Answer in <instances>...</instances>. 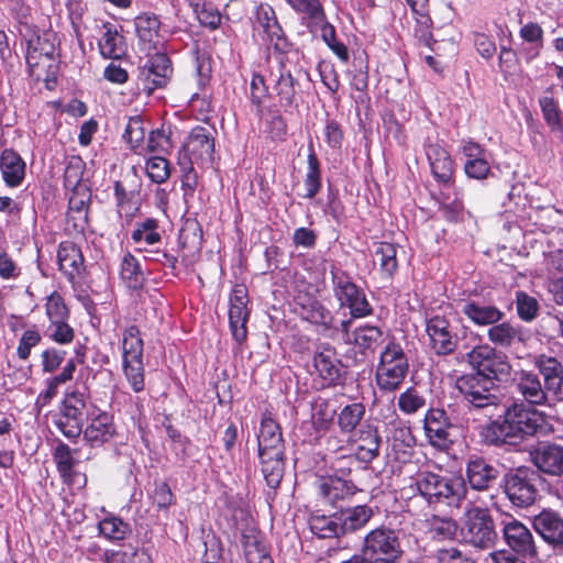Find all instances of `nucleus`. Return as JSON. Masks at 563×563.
<instances>
[{
    "label": "nucleus",
    "instance_id": "f257e3e1",
    "mask_svg": "<svg viewBox=\"0 0 563 563\" xmlns=\"http://www.w3.org/2000/svg\"><path fill=\"white\" fill-rule=\"evenodd\" d=\"M257 455L266 485L278 488L285 473V442L279 423L269 412L263 413L261 419Z\"/></svg>",
    "mask_w": 563,
    "mask_h": 563
},
{
    "label": "nucleus",
    "instance_id": "e2e57ef3",
    "mask_svg": "<svg viewBox=\"0 0 563 563\" xmlns=\"http://www.w3.org/2000/svg\"><path fill=\"white\" fill-rule=\"evenodd\" d=\"M301 313L303 319L314 324L329 325L332 319L330 311L317 300L303 305Z\"/></svg>",
    "mask_w": 563,
    "mask_h": 563
},
{
    "label": "nucleus",
    "instance_id": "4be33fe9",
    "mask_svg": "<svg viewBox=\"0 0 563 563\" xmlns=\"http://www.w3.org/2000/svg\"><path fill=\"white\" fill-rule=\"evenodd\" d=\"M134 26L141 49L148 54L163 46L161 21L155 14L142 13L134 19Z\"/></svg>",
    "mask_w": 563,
    "mask_h": 563
},
{
    "label": "nucleus",
    "instance_id": "69168bd1",
    "mask_svg": "<svg viewBox=\"0 0 563 563\" xmlns=\"http://www.w3.org/2000/svg\"><path fill=\"white\" fill-rule=\"evenodd\" d=\"M426 399L415 388H408L398 397V407L406 415H412L423 408Z\"/></svg>",
    "mask_w": 563,
    "mask_h": 563
},
{
    "label": "nucleus",
    "instance_id": "0eeeda50",
    "mask_svg": "<svg viewBox=\"0 0 563 563\" xmlns=\"http://www.w3.org/2000/svg\"><path fill=\"white\" fill-rule=\"evenodd\" d=\"M369 563H400L404 555L397 531L380 526L368 531L361 548Z\"/></svg>",
    "mask_w": 563,
    "mask_h": 563
},
{
    "label": "nucleus",
    "instance_id": "a19ab883",
    "mask_svg": "<svg viewBox=\"0 0 563 563\" xmlns=\"http://www.w3.org/2000/svg\"><path fill=\"white\" fill-rule=\"evenodd\" d=\"M144 343L140 329L132 324L122 334V362L143 360Z\"/></svg>",
    "mask_w": 563,
    "mask_h": 563
},
{
    "label": "nucleus",
    "instance_id": "423d86ee",
    "mask_svg": "<svg viewBox=\"0 0 563 563\" xmlns=\"http://www.w3.org/2000/svg\"><path fill=\"white\" fill-rule=\"evenodd\" d=\"M460 534L464 543L474 548H492L497 540V532L488 509L470 503L462 517Z\"/></svg>",
    "mask_w": 563,
    "mask_h": 563
},
{
    "label": "nucleus",
    "instance_id": "4468645a",
    "mask_svg": "<svg viewBox=\"0 0 563 563\" xmlns=\"http://www.w3.org/2000/svg\"><path fill=\"white\" fill-rule=\"evenodd\" d=\"M500 471L487 459L477 454L470 455L465 462V485L476 492H489L499 479Z\"/></svg>",
    "mask_w": 563,
    "mask_h": 563
},
{
    "label": "nucleus",
    "instance_id": "8fccbe9b",
    "mask_svg": "<svg viewBox=\"0 0 563 563\" xmlns=\"http://www.w3.org/2000/svg\"><path fill=\"white\" fill-rule=\"evenodd\" d=\"M307 163L308 167L305 177L306 194L303 197L312 199L321 188L320 163L312 147L309 150Z\"/></svg>",
    "mask_w": 563,
    "mask_h": 563
},
{
    "label": "nucleus",
    "instance_id": "393cba45",
    "mask_svg": "<svg viewBox=\"0 0 563 563\" xmlns=\"http://www.w3.org/2000/svg\"><path fill=\"white\" fill-rule=\"evenodd\" d=\"M353 442L355 455L360 462L369 463L379 455L382 438L377 429L371 424H362L355 432Z\"/></svg>",
    "mask_w": 563,
    "mask_h": 563
},
{
    "label": "nucleus",
    "instance_id": "49530a36",
    "mask_svg": "<svg viewBox=\"0 0 563 563\" xmlns=\"http://www.w3.org/2000/svg\"><path fill=\"white\" fill-rule=\"evenodd\" d=\"M335 439L328 440V449L334 453V456L331 460V470L333 471V476H340L346 478L352 473L353 467L357 464L358 459H356L354 454H345L343 453V448L335 449L333 442Z\"/></svg>",
    "mask_w": 563,
    "mask_h": 563
},
{
    "label": "nucleus",
    "instance_id": "f8f14e48",
    "mask_svg": "<svg viewBox=\"0 0 563 563\" xmlns=\"http://www.w3.org/2000/svg\"><path fill=\"white\" fill-rule=\"evenodd\" d=\"M514 388L525 404L534 406H552L556 399L544 388L539 375L532 371L520 369L512 377Z\"/></svg>",
    "mask_w": 563,
    "mask_h": 563
},
{
    "label": "nucleus",
    "instance_id": "9d476101",
    "mask_svg": "<svg viewBox=\"0 0 563 563\" xmlns=\"http://www.w3.org/2000/svg\"><path fill=\"white\" fill-rule=\"evenodd\" d=\"M539 475L529 467H519L504 477V492L509 501L520 508L531 506L539 494L537 483Z\"/></svg>",
    "mask_w": 563,
    "mask_h": 563
},
{
    "label": "nucleus",
    "instance_id": "f3484780",
    "mask_svg": "<svg viewBox=\"0 0 563 563\" xmlns=\"http://www.w3.org/2000/svg\"><path fill=\"white\" fill-rule=\"evenodd\" d=\"M249 295L244 285L238 284L230 295L229 323L233 339L242 344L247 336L246 323L250 311L247 309Z\"/></svg>",
    "mask_w": 563,
    "mask_h": 563
},
{
    "label": "nucleus",
    "instance_id": "680f3d73",
    "mask_svg": "<svg viewBox=\"0 0 563 563\" xmlns=\"http://www.w3.org/2000/svg\"><path fill=\"white\" fill-rule=\"evenodd\" d=\"M350 76V85L352 89L360 92L354 97L356 102H365L367 98V89H368V70L367 65H360L358 68L349 73Z\"/></svg>",
    "mask_w": 563,
    "mask_h": 563
},
{
    "label": "nucleus",
    "instance_id": "37998d69",
    "mask_svg": "<svg viewBox=\"0 0 563 563\" xmlns=\"http://www.w3.org/2000/svg\"><path fill=\"white\" fill-rule=\"evenodd\" d=\"M487 338L497 346L509 347L515 343V341L520 339V332L518 328L512 325L510 322L500 321L489 327Z\"/></svg>",
    "mask_w": 563,
    "mask_h": 563
},
{
    "label": "nucleus",
    "instance_id": "ddd939ff",
    "mask_svg": "<svg viewBox=\"0 0 563 563\" xmlns=\"http://www.w3.org/2000/svg\"><path fill=\"white\" fill-rule=\"evenodd\" d=\"M172 73L169 57L165 53L156 52L139 67L137 80L144 91L152 93L167 85Z\"/></svg>",
    "mask_w": 563,
    "mask_h": 563
},
{
    "label": "nucleus",
    "instance_id": "864d4df0",
    "mask_svg": "<svg viewBox=\"0 0 563 563\" xmlns=\"http://www.w3.org/2000/svg\"><path fill=\"white\" fill-rule=\"evenodd\" d=\"M98 529L100 534L111 541L124 540L131 531L129 523L118 517L102 519L98 525Z\"/></svg>",
    "mask_w": 563,
    "mask_h": 563
},
{
    "label": "nucleus",
    "instance_id": "72a5a7b5",
    "mask_svg": "<svg viewBox=\"0 0 563 563\" xmlns=\"http://www.w3.org/2000/svg\"><path fill=\"white\" fill-rule=\"evenodd\" d=\"M339 512L343 537L363 529L374 516L373 508L367 505L349 507Z\"/></svg>",
    "mask_w": 563,
    "mask_h": 563
},
{
    "label": "nucleus",
    "instance_id": "c03bdc74",
    "mask_svg": "<svg viewBox=\"0 0 563 563\" xmlns=\"http://www.w3.org/2000/svg\"><path fill=\"white\" fill-rule=\"evenodd\" d=\"M297 80L289 69L280 64L279 76L275 85V90L283 107H290L295 102Z\"/></svg>",
    "mask_w": 563,
    "mask_h": 563
},
{
    "label": "nucleus",
    "instance_id": "6e6552de",
    "mask_svg": "<svg viewBox=\"0 0 563 563\" xmlns=\"http://www.w3.org/2000/svg\"><path fill=\"white\" fill-rule=\"evenodd\" d=\"M409 369L408 358L402 347L389 342L380 353L376 368V383L380 390L394 393L405 380Z\"/></svg>",
    "mask_w": 563,
    "mask_h": 563
},
{
    "label": "nucleus",
    "instance_id": "b1692460",
    "mask_svg": "<svg viewBox=\"0 0 563 563\" xmlns=\"http://www.w3.org/2000/svg\"><path fill=\"white\" fill-rule=\"evenodd\" d=\"M534 466L551 476L563 475V446L558 444H541L531 452Z\"/></svg>",
    "mask_w": 563,
    "mask_h": 563
},
{
    "label": "nucleus",
    "instance_id": "4c0bfd02",
    "mask_svg": "<svg viewBox=\"0 0 563 563\" xmlns=\"http://www.w3.org/2000/svg\"><path fill=\"white\" fill-rule=\"evenodd\" d=\"M106 31L99 40L100 54L104 58L120 59L126 53L124 37L112 25H106Z\"/></svg>",
    "mask_w": 563,
    "mask_h": 563
},
{
    "label": "nucleus",
    "instance_id": "2eb2a0df",
    "mask_svg": "<svg viewBox=\"0 0 563 563\" xmlns=\"http://www.w3.org/2000/svg\"><path fill=\"white\" fill-rule=\"evenodd\" d=\"M85 399L79 394L69 395L63 402L55 426L69 440L78 438L82 432Z\"/></svg>",
    "mask_w": 563,
    "mask_h": 563
},
{
    "label": "nucleus",
    "instance_id": "bb28decb",
    "mask_svg": "<svg viewBox=\"0 0 563 563\" xmlns=\"http://www.w3.org/2000/svg\"><path fill=\"white\" fill-rule=\"evenodd\" d=\"M533 529L552 545H563V518L552 510H542L534 516Z\"/></svg>",
    "mask_w": 563,
    "mask_h": 563
},
{
    "label": "nucleus",
    "instance_id": "f704fd0d",
    "mask_svg": "<svg viewBox=\"0 0 563 563\" xmlns=\"http://www.w3.org/2000/svg\"><path fill=\"white\" fill-rule=\"evenodd\" d=\"M308 525L311 532L320 539L343 537L339 511L332 515L311 514Z\"/></svg>",
    "mask_w": 563,
    "mask_h": 563
},
{
    "label": "nucleus",
    "instance_id": "5fc2aeb1",
    "mask_svg": "<svg viewBox=\"0 0 563 563\" xmlns=\"http://www.w3.org/2000/svg\"><path fill=\"white\" fill-rule=\"evenodd\" d=\"M438 201L444 218L451 222H457L463 217L464 206L457 192L453 197L449 192L441 191Z\"/></svg>",
    "mask_w": 563,
    "mask_h": 563
},
{
    "label": "nucleus",
    "instance_id": "7ed1b4c3",
    "mask_svg": "<svg viewBox=\"0 0 563 563\" xmlns=\"http://www.w3.org/2000/svg\"><path fill=\"white\" fill-rule=\"evenodd\" d=\"M455 386L470 411H482L492 417L500 405L497 385L481 374H464L456 379Z\"/></svg>",
    "mask_w": 563,
    "mask_h": 563
},
{
    "label": "nucleus",
    "instance_id": "ea45409f",
    "mask_svg": "<svg viewBox=\"0 0 563 563\" xmlns=\"http://www.w3.org/2000/svg\"><path fill=\"white\" fill-rule=\"evenodd\" d=\"M366 413L365 406L362 402H353L344 406L338 413V427L344 434L356 432Z\"/></svg>",
    "mask_w": 563,
    "mask_h": 563
},
{
    "label": "nucleus",
    "instance_id": "c85d7f7f",
    "mask_svg": "<svg viewBox=\"0 0 563 563\" xmlns=\"http://www.w3.org/2000/svg\"><path fill=\"white\" fill-rule=\"evenodd\" d=\"M254 16L256 23L266 34L268 42L278 47L279 42L284 40V31L273 7L268 3H260L255 7Z\"/></svg>",
    "mask_w": 563,
    "mask_h": 563
},
{
    "label": "nucleus",
    "instance_id": "de8ad7c7",
    "mask_svg": "<svg viewBox=\"0 0 563 563\" xmlns=\"http://www.w3.org/2000/svg\"><path fill=\"white\" fill-rule=\"evenodd\" d=\"M427 522L432 539L453 540L457 533V522L451 517L433 515Z\"/></svg>",
    "mask_w": 563,
    "mask_h": 563
},
{
    "label": "nucleus",
    "instance_id": "774afa93",
    "mask_svg": "<svg viewBox=\"0 0 563 563\" xmlns=\"http://www.w3.org/2000/svg\"><path fill=\"white\" fill-rule=\"evenodd\" d=\"M46 335L57 344H69L75 338L74 329L68 324V320L49 323L46 329Z\"/></svg>",
    "mask_w": 563,
    "mask_h": 563
},
{
    "label": "nucleus",
    "instance_id": "338daca9",
    "mask_svg": "<svg viewBox=\"0 0 563 563\" xmlns=\"http://www.w3.org/2000/svg\"><path fill=\"white\" fill-rule=\"evenodd\" d=\"M123 137L131 145V148L136 150L140 147L145 137V130L143 121L140 117H131L128 120Z\"/></svg>",
    "mask_w": 563,
    "mask_h": 563
},
{
    "label": "nucleus",
    "instance_id": "09e8293b",
    "mask_svg": "<svg viewBox=\"0 0 563 563\" xmlns=\"http://www.w3.org/2000/svg\"><path fill=\"white\" fill-rule=\"evenodd\" d=\"M498 415V419L490 421L482 428L481 437L484 442L489 445L500 446L503 444H514L511 437L508 434L507 428Z\"/></svg>",
    "mask_w": 563,
    "mask_h": 563
},
{
    "label": "nucleus",
    "instance_id": "bf43d9fd",
    "mask_svg": "<svg viewBox=\"0 0 563 563\" xmlns=\"http://www.w3.org/2000/svg\"><path fill=\"white\" fill-rule=\"evenodd\" d=\"M520 36L532 44V47L526 54L527 60L537 57L542 47L543 31L541 26L537 23H528L520 29Z\"/></svg>",
    "mask_w": 563,
    "mask_h": 563
},
{
    "label": "nucleus",
    "instance_id": "412c9836",
    "mask_svg": "<svg viewBox=\"0 0 563 563\" xmlns=\"http://www.w3.org/2000/svg\"><path fill=\"white\" fill-rule=\"evenodd\" d=\"M461 312L477 327H490L505 318V312L498 307L479 298L464 301Z\"/></svg>",
    "mask_w": 563,
    "mask_h": 563
},
{
    "label": "nucleus",
    "instance_id": "a878e982",
    "mask_svg": "<svg viewBox=\"0 0 563 563\" xmlns=\"http://www.w3.org/2000/svg\"><path fill=\"white\" fill-rule=\"evenodd\" d=\"M426 154L434 179L449 187L454 173V163L449 151L440 144H429Z\"/></svg>",
    "mask_w": 563,
    "mask_h": 563
},
{
    "label": "nucleus",
    "instance_id": "c9c22d12",
    "mask_svg": "<svg viewBox=\"0 0 563 563\" xmlns=\"http://www.w3.org/2000/svg\"><path fill=\"white\" fill-rule=\"evenodd\" d=\"M57 260L60 272L68 279H74L80 273L84 265V257L80 249L73 242H63L59 244Z\"/></svg>",
    "mask_w": 563,
    "mask_h": 563
},
{
    "label": "nucleus",
    "instance_id": "79ce46f5",
    "mask_svg": "<svg viewBox=\"0 0 563 563\" xmlns=\"http://www.w3.org/2000/svg\"><path fill=\"white\" fill-rule=\"evenodd\" d=\"M158 221L154 218H146L143 221H137L132 231L131 239L135 244L154 245L161 242L162 235L159 232Z\"/></svg>",
    "mask_w": 563,
    "mask_h": 563
},
{
    "label": "nucleus",
    "instance_id": "58836bf2",
    "mask_svg": "<svg viewBox=\"0 0 563 563\" xmlns=\"http://www.w3.org/2000/svg\"><path fill=\"white\" fill-rule=\"evenodd\" d=\"M511 369L512 367L507 356L498 354L495 350L483 368L479 372H474V374H481L496 384V382L503 383L508 380Z\"/></svg>",
    "mask_w": 563,
    "mask_h": 563
},
{
    "label": "nucleus",
    "instance_id": "f03ea898",
    "mask_svg": "<svg viewBox=\"0 0 563 563\" xmlns=\"http://www.w3.org/2000/svg\"><path fill=\"white\" fill-rule=\"evenodd\" d=\"M416 486L430 506H448L460 508L466 498L467 487L462 477L442 475L434 472H420Z\"/></svg>",
    "mask_w": 563,
    "mask_h": 563
},
{
    "label": "nucleus",
    "instance_id": "0e129e2a",
    "mask_svg": "<svg viewBox=\"0 0 563 563\" xmlns=\"http://www.w3.org/2000/svg\"><path fill=\"white\" fill-rule=\"evenodd\" d=\"M146 174L155 184H164L170 176L169 163L161 156L151 157L146 162Z\"/></svg>",
    "mask_w": 563,
    "mask_h": 563
},
{
    "label": "nucleus",
    "instance_id": "dca6fc26",
    "mask_svg": "<svg viewBox=\"0 0 563 563\" xmlns=\"http://www.w3.org/2000/svg\"><path fill=\"white\" fill-rule=\"evenodd\" d=\"M426 332L429 336V346L437 355H450L456 350L457 336L445 317L433 316L427 319Z\"/></svg>",
    "mask_w": 563,
    "mask_h": 563
},
{
    "label": "nucleus",
    "instance_id": "aec40b11",
    "mask_svg": "<svg viewBox=\"0 0 563 563\" xmlns=\"http://www.w3.org/2000/svg\"><path fill=\"white\" fill-rule=\"evenodd\" d=\"M503 532L506 543L514 552L529 559L537 556L533 536L525 525L514 519L504 525Z\"/></svg>",
    "mask_w": 563,
    "mask_h": 563
},
{
    "label": "nucleus",
    "instance_id": "c756f323",
    "mask_svg": "<svg viewBox=\"0 0 563 563\" xmlns=\"http://www.w3.org/2000/svg\"><path fill=\"white\" fill-rule=\"evenodd\" d=\"M289 7L301 16V24L307 26L311 34L318 32V24L325 16L322 3L319 0H285Z\"/></svg>",
    "mask_w": 563,
    "mask_h": 563
},
{
    "label": "nucleus",
    "instance_id": "3c124183",
    "mask_svg": "<svg viewBox=\"0 0 563 563\" xmlns=\"http://www.w3.org/2000/svg\"><path fill=\"white\" fill-rule=\"evenodd\" d=\"M397 250L391 243H379L375 250V262L379 264L380 272L390 278L398 268Z\"/></svg>",
    "mask_w": 563,
    "mask_h": 563
},
{
    "label": "nucleus",
    "instance_id": "cd10ccee",
    "mask_svg": "<svg viewBox=\"0 0 563 563\" xmlns=\"http://www.w3.org/2000/svg\"><path fill=\"white\" fill-rule=\"evenodd\" d=\"M25 162L20 154L12 148H5L0 156V169L4 183L9 187H18L25 177Z\"/></svg>",
    "mask_w": 563,
    "mask_h": 563
},
{
    "label": "nucleus",
    "instance_id": "20e7f679",
    "mask_svg": "<svg viewBox=\"0 0 563 563\" xmlns=\"http://www.w3.org/2000/svg\"><path fill=\"white\" fill-rule=\"evenodd\" d=\"M500 418L514 444L527 437L544 434L547 431L544 415L520 399H515L506 406Z\"/></svg>",
    "mask_w": 563,
    "mask_h": 563
},
{
    "label": "nucleus",
    "instance_id": "13d9d810",
    "mask_svg": "<svg viewBox=\"0 0 563 563\" xmlns=\"http://www.w3.org/2000/svg\"><path fill=\"white\" fill-rule=\"evenodd\" d=\"M46 317L49 320V323L68 320L69 310L63 299V297L57 292L53 291L46 300L45 303Z\"/></svg>",
    "mask_w": 563,
    "mask_h": 563
},
{
    "label": "nucleus",
    "instance_id": "9b49d317",
    "mask_svg": "<svg viewBox=\"0 0 563 563\" xmlns=\"http://www.w3.org/2000/svg\"><path fill=\"white\" fill-rule=\"evenodd\" d=\"M55 34L44 32L34 33L26 41V64L31 75L40 77V69H51L56 59Z\"/></svg>",
    "mask_w": 563,
    "mask_h": 563
},
{
    "label": "nucleus",
    "instance_id": "4d7b16f0",
    "mask_svg": "<svg viewBox=\"0 0 563 563\" xmlns=\"http://www.w3.org/2000/svg\"><path fill=\"white\" fill-rule=\"evenodd\" d=\"M394 419L390 421L393 427L390 432V440L395 450H401L402 448H411L415 439L410 428L401 421L395 411L393 412Z\"/></svg>",
    "mask_w": 563,
    "mask_h": 563
},
{
    "label": "nucleus",
    "instance_id": "052dcab7",
    "mask_svg": "<svg viewBox=\"0 0 563 563\" xmlns=\"http://www.w3.org/2000/svg\"><path fill=\"white\" fill-rule=\"evenodd\" d=\"M516 308L519 318L523 321H532L537 318L539 311L538 300L525 291H517Z\"/></svg>",
    "mask_w": 563,
    "mask_h": 563
},
{
    "label": "nucleus",
    "instance_id": "473e14b6",
    "mask_svg": "<svg viewBox=\"0 0 563 563\" xmlns=\"http://www.w3.org/2000/svg\"><path fill=\"white\" fill-rule=\"evenodd\" d=\"M341 362L332 349L325 347L313 356V366L327 385H334L341 378Z\"/></svg>",
    "mask_w": 563,
    "mask_h": 563
},
{
    "label": "nucleus",
    "instance_id": "a18cd8bd",
    "mask_svg": "<svg viewBox=\"0 0 563 563\" xmlns=\"http://www.w3.org/2000/svg\"><path fill=\"white\" fill-rule=\"evenodd\" d=\"M120 276L130 289H140L145 280L139 261L130 253L121 261Z\"/></svg>",
    "mask_w": 563,
    "mask_h": 563
},
{
    "label": "nucleus",
    "instance_id": "7c9ffc66",
    "mask_svg": "<svg viewBox=\"0 0 563 563\" xmlns=\"http://www.w3.org/2000/svg\"><path fill=\"white\" fill-rule=\"evenodd\" d=\"M184 148L197 158L211 159L214 139L209 129L198 125L190 131Z\"/></svg>",
    "mask_w": 563,
    "mask_h": 563
},
{
    "label": "nucleus",
    "instance_id": "39448f33",
    "mask_svg": "<svg viewBox=\"0 0 563 563\" xmlns=\"http://www.w3.org/2000/svg\"><path fill=\"white\" fill-rule=\"evenodd\" d=\"M470 418L455 415V410L450 408V412L442 408H430L423 419V429L429 443L437 449L446 450L456 435V432L468 428Z\"/></svg>",
    "mask_w": 563,
    "mask_h": 563
},
{
    "label": "nucleus",
    "instance_id": "5701e85b",
    "mask_svg": "<svg viewBox=\"0 0 563 563\" xmlns=\"http://www.w3.org/2000/svg\"><path fill=\"white\" fill-rule=\"evenodd\" d=\"M81 433L85 442L90 448H101L103 444L110 442L117 433L113 417L107 412L98 413L90 419Z\"/></svg>",
    "mask_w": 563,
    "mask_h": 563
},
{
    "label": "nucleus",
    "instance_id": "6e6d98bb",
    "mask_svg": "<svg viewBox=\"0 0 563 563\" xmlns=\"http://www.w3.org/2000/svg\"><path fill=\"white\" fill-rule=\"evenodd\" d=\"M122 369L125 379L136 394L141 393L145 387V368L143 360L124 361Z\"/></svg>",
    "mask_w": 563,
    "mask_h": 563
},
{
    "label": "nucleus",
    "instance_id": "a211bd4d",
    "mask_svg": "<svg viewBox=\"0 0 563 563\" xmlns=\"http://www.w3.org/2000/svg\"><path fill=\"white\" fill-rule=\"evenodd\" d=\"M533 365L538 369L537 374L542 378L544 388L556 401L560 400L563 388V364L554 356L539 354L533 357Z\"/></svg>",
    "mask_w": 563,
    "mask_h": 563
},
{
    "label": "nucleus",
    "instance_id": "603ef678",
    "mask_svg": "<svg viewBox=\"0 0 563 563\" xmlns=\"http://www.w3.org/2000/svg\"><path fill=\"white\" fill-rule=\"evenodd\" d=\"M53 459L60 477L65 481L70 478L74 473L75 459L69 445L58 441L53 452Z\"/></svg>",
    "mask_w": 563,
    "mask_h": 563
},
{
    "label": "nucleus",
    "instance_id": "2f4dec72",
    "mask_svg": "<svg viewBox=\"0 0 563 563\" xmlns=\"http://www.w3.org/2000/svg\"><path fill=\"white\" fill-rule=\"evenodd\" d=\"M350 336L351 344H354L363 354L366 352L373 353L386 340L384 331L379 327L369 323L356 327L353 330V335Z\"/></svg>",
    "mask_w": 563,
    "mask_h": 563
},
{
    "label": "nucleus",
    "instance_id": "6ab92c4d",
    "mask_svg": "<svg viewBox=\"0 0 563 563\" xmlns=\"http://www.w3.org/2000/svg\"><path fill=\"white\" fill-rule=\"evenodd\" d=\"M358 488L352 479L343 478L340 476L323 477L319 481L317 486V494L319 498L331 506H335L339 501H344L357 492Z\"/></svg>",
    "mask_w": 563,
    "mask_h": 563
},
{
    "label": "nucleus",
    "instance_id": "1a4fd4ad",
    "mask_svg": "<svg viewBox=\"0 0 563 563\" xmlns=\"http://www.w3.org/2000/svg\"><path fill=\"white\" fill-rule=\"evenodd\" d=\"M331 278L334 297L339 300L341 307L350 309L353 318H363L372 314L373 309L365 294L353 282L349 273L333 266L331 268Z\"/></svg>",
    "mask_w": 563,
    "mask_h": 563
},
{
    "label": "nucleus",
    "instance_id": "e433bc0d",
    "mask_svg": "<svg viewBox=\"0 0 563 563\" xmlns=\"http://www.w3.org/2000/svg\"><path fill=\"white\" fill-rule=\"evenodd\" d=\"M243 549L246 563H274L262 537L253 530L243 534Z\"/></svg>",
    "mask_w": 563,
    "mask_h": 563
}]
</instances>
